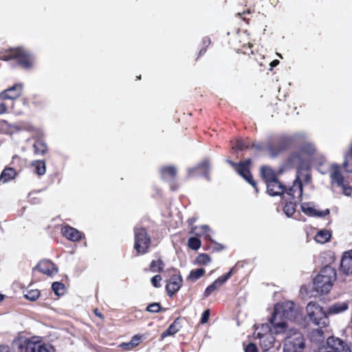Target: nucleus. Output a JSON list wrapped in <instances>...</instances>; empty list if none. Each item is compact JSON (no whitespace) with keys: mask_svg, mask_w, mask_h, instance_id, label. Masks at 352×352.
<instances>
[{"mask_svg":"<svg viewBox=\"0 0 352 352\" xmlns=\"http://www.w3.org/2000/svg\"><path fill=\"white\" fill-rule=\"evenodd\" d=\"M238 54H239V55H238V56H237V58H236V60H237V61H239V60H241V54H240L239 53H238Z\"/></svg>","mask_w":352,"mask_h":352,"instance_id":"69168bd1","label":"nucleus"},{"mask_svg":"<svg viewBox=\"0 0 352 352\" xmlns=\"http://www.w3.org/2000/svg\"><path fill=\"white\" fill-rule=\"evenodd\" d=\"M252 148H255L258 151H267V144L262 142L253 143L250 145Z\"/></svg>","mask_w":352,"mask_h":352,"instance_id":"09e8293b","label":"nucleus"},{"mask_svg":"<svg viewBox=\"0 0 352 352\" xmlns=\"http://www.w3.org/2000/svg\"><path fill=\"white\" fill-rule=\"evenodd\" d=\"M32 166L34 168V172L38 175H43L45 173L46 166L45 161L43 160H35L31 164Z\"/></svg>","mask_w":352,"mask_h":352,"instance_id":"473e14b6","label":"nucleus"},{"mask_svg":"<svg viewBox=\"0 0 352 352\" xmlns=\"http://www.w3.org/2000/svg\"><path fill=\"white\" fill-rule=\"evenodd\" d=\"M210 169V162L208 159H204L200 162L196 166L189 169L188 176L195 177L196 175H202L206 178H209V172Z\"/></svg>","mask_w":352,"mask_h":352,"instance_id":"2eb2a0df","label":"nucleus"},{"mask_svg":"<svg viewBox=\"0 0 352 352\" xmlns=\"http://www.w3.org/2000/svg\"><path fill=\"white\" fill-rule=\"evenodd\" d=\"M212 248H213V250H214L216 251H221L224 248V247L221 244L214 243Z\"/></svg>","mask_w":352,"mask_h":352,"instance_id":"4d7b16f0","label":"nucleus"},{"mask_svg":"<svg viewBox=\"0 0 352 352\" xmlns=\"http://www.w3.org/2000/svg\"><path fill=\"white\" fill-rule=\"evenodd\" d=\"M306 310L309 320L315 324L320 325L323 323L322 320L325 318V314L318 304L310 302L308 303Z\"/></svg>","mask_w":352,"mask_h":352,"instance_id":"f8f14e48","label":"nucleus"},{"mask_svg":"<svg viewBox=\"0 0 352 352\" xmlns=\"http://www.w3.org/2000/svg\"><path fill=\"white\" fill-rule=\"evenodd\" d=\"M0 352H11L8 346L1 345L0 346Z\"/></svg>","mask_w":352,"mask_h":352,"instance_id":"13d9d810","label":"nucleus"},{"mask_svg":"<svg viewBox=\"0 0 352 352\" xmlns=\"http://www.w3.org/2000/svg\"><path fill=\"white\" fill-rule=\"evenodd\" d=\"M6 111H7L6 104L3 102H1L0 103V115L6 113Z\"/></svg>","mask_w":352,"mask_h":352,"instance_id":"6e6d98bb","label":"nucleus"},{"mask_svg":"<svg viewBox=\"0 0 352 352\" xmlns=\"http://www.w3.org/2000/svg\"><path fill=\"white\" fill-rule=\"evenodd\" d=\"M52 289L54 294L58 296H63L66 290L65 286L60 282H54L52 285Z\"/></svg>","mask_w":352,"mask_h":352,"instance_id":"4c0bfd02","label":"nucleus"},{"mask_svg":"<svg viewBox=\"0 0 352 352\" xmlns=\"http://www.w3.org/2000/svg\"><path fill=\"white\" fill-rule=\"evenodd\" d=\"M206 273V271L204 268H199L196 270H192L190 271L189 275L187 277L188 280L195 282L201 277H202Z\"/></svg>","mask_w":352,"mask_h":352,"instance_id":"f704fd0d","label":"nucleus"},{"mask_svg":"<svg viewBox=\"0 0 352 352\" xmlns=\"http://www.w3.org/2000/svg\"><path fill=\"white\" fill-rule=\"evenodd\" d=\"M252 14V11L250 9H248L246 11H244L243 12H238L237 15L240 16L241 19H242L244 21H245L248 24L250 23V18L248 16Z\"/></svg>","mask_w":352,"mask_h":352,"instance_id":"49530a36","label":"nucleus"},{"mask_svg":"<svg viewBox=\"0 0 352 352\" xmlns=\"http://www.w3.org/2000/svg\"><path fill=\"white\" fill-rule=\"evenodd\" d=\"M36 270L47 276H52L58 272V269L54 263L47 259L41 261L36 267L33 268V272Z\"/></svg>","mask_w":352,"mask_h":352,"instance_id":"a211bd4d","label":"nucleus"},{"mask_svg":"<svg viewBox=\"0 0 352 352\" xmlns=\"http://www.w3.org/2000/svg\"><path fill=\"white\" fill-rule=\"evenodd\" d=\"M316 153V148L311 142H302L287 156L285 165L287 168H296L297 174H305L304 183L311 181V164Z\"/></svg>","mask_w":352,"mask_h":352,"instance_id":"f257e3e1","label":"nucleus"},{"mask_svg":"<svg viewBox=\"0 0 352 352\" xmlns=\"http://www.w3.org/2000/svg\"><path fill=\"white\" fill-rule=\"evenodd\" d=\"M301 210L307 216L309 217H323L327 215H329L330 211L329 209H326L322 211H318L315 209L314 207L310 206L309 203H302L300 206Z\"/></svg>","mask_w":352,"mask_h":352,"instance_id":"4be33fe9","label":"nucleus"},{"mask_svg":"<svg viewBox=\"0 0 352 352\" xmlns=\"http://www.w3.org/2000/svg\"><path fill=\"white\" fill-rule=\"evenodd\" d=\"M305 174H297L293 184L289 188H286V192L288 195L291 196L292 199L295 200L296 198H301L302 196V184L304 182Z\"/></svg>","mask_w":352,"mask_h":352,"instance_id":"ddd939ff","label":"nucleus"},{"mask_svg":"<svg viewBox=\"0 0 352 352\" xmlns=\"http://www.w3.org/2000/svg\"><path fill=\"white\" fill-rule=\"evenodd\" d=\"M36 138L34 144V153L35 155H44L48 152V147L42 136H36Z\"/></svg>","mask_w":352,"mask_h":352,"instance_id":"a878e982","label":"nucleus"},{"mask_svg":"<svg viewBox=\"0 0 352 352\" xmlns=\"http://www.w3.org/2000/svg\"><path fill=\"white\" fill-rule=\"evenodd\" d=\"M41 292L37 289H28L24 296L30 300L34 301L38 298Z\"/></svg>","mask_w":352,"mask_h":352,"instance_id":"ea45409f","label":"nucleus"},{"mask_svg":"<svg viewBox=\"0 0 352 352\" xmlns=\"http://www.w3.org/2000/svg\"><path fill=\"white\" fill-rule=\"evenodd\" d=\"M234 272V267H232L228 273L217 278L212 283L206 287L204 293V296H209L212 292L223 285L231 277Z\"/></svg>","mask_w":352,"mask_h":352,"instance_id":"dca6fc26","label":"nucleus"},{"mask_svg":"<svg viewBox=\"0 0 352 352\" xmlns=\"http://www.w3.org/2000/svg\"><path fill=\"white\" fill-rule=\"evenodd\" d=\"M0 60L8 61L15 60L19 66L30 69L34 65V57L27 49L23 47H10L0 52Z\"/></svg>","mask_w":352,"mask_h":352,"instance_id":"20e7f679","label":"nucleus"},{"mask_svg":"<svg viewBox=\"0 0 352 352\" xmlns=\"http://www.w3.org/2000/svg\"><path fill=\"white\" fill-rule=\"evenodd\" d=\"M257 337L261 340L263 339V342L265 341V340H270L269 341V344H265V346H269V347H271L272 346V344H273V340H274V338L272 336V335L270 333H261L260 332H258L257 333Z\"/></svg>","mask_w":352,"mask_h":352,"instance_id":"a18cd8bd","label":"nucleus"},{"mask_svg":"<svg viewBox=\"0 0 352 352\" xmlns=\"http://www.w3.org/2000/svg\"><path fill=\"white\" fill-rule=\"evenodd\" d=\"M261 175L266 185L277 179L276 173L269 166H263L261 169Z\"/></svg>","mask_w":352,"mask_h":352,"instance_id":"cd10ccee","label":"nucleus"},{"mask_svg":"<svg viewBox=\"0 0 352 352\" xmlns=\"http://www.w3.org/2000/svg\"><path fill=\"white\" fill-rule=\"evenodd\" d=\"M61 233L63 236L72 241H78L82 238V233L69 225L62 226Z\"/></svg>","mask_w":352,"mask_h":352,"instance_id":"412c9836","label":"nucleus"},{"mask_svg":"<svg viewBox=\"0 0 352 352\" xmlns=\"http://www.w3.org/2000/svg\"><path fill=\"white\" fill-rule=\"evenodd\" d=\"M142 336L135 335L132 337V338L129 342L123 343L122 344V346H124V349H131L137 346L139 344L140 341L142 339Z\"/></svg>","mask_w":352,"mask_h":352,"instance_id":"58836bf2","label":"nucleus"},{"mask_svg":"<svg viewBox=\"0 0 352 352\" xmlns=\"http://www.w3.org/2000/svg\"><path fill=\"white\" fill-rule=\"evenodd\" d=\"M162 276L159 274L153 276L151 279L152 285L154 287L159 288L161 287L160 282L162 280Z\"/></svg>","mask_w":352,"mask_h":352,"instance_id":"de8ad7c7","label":"nucleus"},{"mask_svg":"<svg viewBox=\"0 0 352 352\" xmlns=\"http://www.w3.org/2000/svg\"><path fill=\"white\" fill-rule=\"evenodd\" d=\"M210 309H206L201 315L200 322L201 324H205V323L208 322L209 318H210Z\"/></svg>","mask_w":352,"mask_h":352,"instance_id":"8fccbe9b","label":"nucleus"},{"mask_svg":"<svg viewBox=\"0 0 352 352\" xmlns=\"http://www.w3.org/2000/svg\"><path fill=\"white\" fill-rule=\"evenodd\" d=\"M4 296L2 294H0V302L3 300Z\"/></svg>","mask_w":352,"mask_h":352,"instance_id":"338daca9","label":"nucleus"},{"mask_svg":"<svg viewBox=\"0 0 352 352\" xmlns=\"http://www.w3.org/2000/svg\"><path fill=\"white\" fill-rule=\"evenodd\" d=\"M18 130L25 131L32 134L33 137L43 136L41 130L30 122H22L17 126Z\"/></svg>","mask_w":352,"mask_h":352,"instance_id":"bb28decb","label":"nucleus"},{"mask_svg":"<svg viewBox=\"0 0 352 352\" xmlns=\"http://www.w3.org/2000/svg\"><path fill=\"white\" fill-rule=\"evenodd\" d=\"M211 43L210 38L208 36L204 37L202 39L203 47L208 48Z\"/></svg>","mask_w":352,"mask_h":352,"instance_id":"5fc2aeb1","label":"nucleus"},{"mask_svg":"<svg viewBox=\"0 0 352 352\" xmlns=\"http://www.w3.org/2000/svg\"><path fill=\"white\" fill-rule=\"evenodd\" d=\"M164 267V263L161 258L153 260L149 265V269L153 272H162Z\"/></svg>","mask_w":352,"mask_h":352,"instance_id":"c9c22d12","label":"nucleus"},{"mask_svg":"<svg viewBox=\"0 0 352 352\" xmlns=\"http://www.w3.org/2000/svg\"><path fill=\"white\" fill-rule=\"evenodd\" d=\"M298 315V311L293 301L288 300L282 304H276L269 319V322L273 327L274 333L278 334L285 332L287 326L284 320H296Z\"/></svg>","mask_w":352,"mask_h":352,"instance_id":"f03ea898","label":"nucleus"},{"mask_svg":"<svg viewBox=\"0 0 352 352\" xmlns=\"http://www.w3.org/2000/svg\"><path fill=\"white\" fill-rule=\"evenodd\" d=\"M94 314L98 316V318H101V319H103L104 318V316L99 311V310L98 309H95L94 310Z\"/></svg>","mask_w":352,"mask_h":352,"instance_id":"bf43d9fd","label":"nucleus"},{"mask_svg":"<svg viewBox=\"0 0 352 352\" xmlns=\"http://www.w3.org/2000/svg\"><path fill=\"white\" fill-rule=\"evenodd\" d=\"M210 261L211 258L207 254H200L196 258V262L199 265H207Z\"/></svg>","mask_w":352,"mask_h":352,"instance_id":"c03bdc74","label":"nucleus"},{"mask_svg":"<svg viewBox=\"0 0 352 352\" xmlns=\"http://www.w3.org/2000/svg\"><path fill=\"white\" fill-rule=\"evenodd\" d=\"M166 309L162 308L159 302H153L149 304L146 307V311L150 313L156 314L162 311H165Z\"/></svg>","mask_w":352,"mask_h":352,"instance_id":"a19ab883","label":"nucleus"},{"mask_svg":"<svg viewBox=\"0 0 352 352\" xmlns=\"http://www.w3.org/2000/svg\"><path fill=\"white\" fill-rule=\"evenodd\" d=\"M166 272L170 276V278L166 285V289L169 296H173L177 293L182 285V277L180 272L175 268L167 270Z\"/></svg>","mask_w":352,"mask_h":352,"instance_id":"9b49d317","label":"nucleus"},{"mask_svg":"<svg viewBox=\"0 0 352 352\" xmlns=\"http://www.w3.org/2000/svg\"><path fill=\"white\" fill-rule=\"evenodd\" d=\"M305 348V340L302 333L289 329L285 339L284 352H303Z\"/></svg>","mask_w":352,"mask_h":352,"instance_id":"423d86ee","label":"nucleus"},{"mask_svg":"<svg viewBox=\"0 0 352 352\" xmlns=\"http://www.w3.org/2000/svg\"><path fill=\"white\" fill-rule=\"evenodd\" d=\"M266 186L267 192L271 196L283 195L286 190V186L282 184L278 179L270 182Z\"/></svg>","mask_w":352,"mask_h":352,"instance_id":"b1692460","label":"nucleus"},{"mask_svg":"<svg viewBox=\"0 0 352 352\" xmlns=\"http://www.w3.org/2000/svg\"><path fill=\"white\" fill-rule=\"evenodd\" d=\"M336 280V270L331 265H325L314 278V288L320 294H327L332 289Z\"/></svg>","mask_w":352,"mask_h":352,"instance_id":"39448f33","label":"nucleus"},{"mask_svg":"<svg viewBox=\"0 0 352 352\" xmlns=\"http://www.w3.org/2000/svg\"><path fill=\"white\" fill-rule=\"evenodd\" d=\"M181 317L177 318L174 322L161 334V338L164 339L168 336H174L182 329Z\"/></svg>","mask_w":352,"mask_h":352,"instance_id":"393cba45","label":"nucleus"},{"mask_svg":"<svg viewBox=\"0 0 352 352\" xmlns=\"http://www.w3.org/2000/svg\"><path fill=\"white\" fill-rule=\"evenodd\" d=\"M250 147L249 142L243 139H238L235 141V143L232 145V149L235 151H241Z\"/></svg>","mask_w":352,"mask_h":352,"instance_id":"72a5a7b5","label":"nucleus"},{"mask_svg":"<svg viewBox=\"0 0 352 352\" xmlns=\"http://www.w3.org/2000/svg\"><path fill=\"white\" fill-rule=\"evenodd\" d=\"M331 232L329 230L324 229L317 232L314 239L317 243L323 244L329 241L331 239Z\"/></svg>","mask_w":352,"mask_h":352,"instance_id":"7c9ffc66","label":"nucleus"},{"mask_svg":"<svg viewBox=\"0 0 352 352\" xmlns=\"http://www.w3.org/2000/svg\"><path fill=\"white\" fill-rule=\"evenodd\" d=\"M18 352H56L55 347L49 342H45L40 337L17 336L13 340Z\"/></svg>","mask_w":352,"mask_h":352,"instance_id":"7ed1b4c3","label":"nucleus"},{"mask_svg":"<svg viewBox=\"0 0 352 352\" xmlns=\"http://www.w3.org/2000/svg\"><path fill=\"white\" fill-rule=\"evenodd\" d=\"M293 139L289 137H280L267 144V151L274 157L283 151L289 150L292 147Z\"/></svg>","mask_w":352,"mask_h":352,"instance_id":"6e6552de","label":"nucleus"},{"mask_svg":"<svg viewBox=\"0 0 352 352\" xmlns=\"http://www.w3.org/2000/svg\"><path fill=\"white\" fill-rule=\"evenodd\" d=\"M134 249L138 254H144L148 252L151 239L146 228H134Z\"/></svg>","mask_w":352,"mask_h":352,"instance_id":"0eeeda50","label":"nucleus"},{"mask_svg":"<svg viewBox=\"0 0 352 352\" xmlns=\"http://www.w3.org/2000/svg\"><path fill=\"white\" fill-rule=\"evenodd\" d=\"M262 329H266L267 331H270V329L267 324H262L261 325Z\"/></svg>","mask_w":352,"mask_h":352,"instance_id":"0e129e2a","label":"nucleus"},{"mask_svg":"<svg viewBox=\"0 0 352 352\" xmlns=\"http://www.w3.org/2000/svg\"><path fill=\"white\" fill-rule=\"evenodd\" d=\"M253 47V45L251 43H248V51L243 52L242 53L243 56H245L246 55L248 56L250 60L252 59L257 61L260 65H263L262 62H259V59L255 55L254 50L252 49Z\"/></svg>","mask_w":352,"mask_h":352,"instance_id":"79ce46f5","label":"nucleus"},{"mask_svg":"<svg viewBox=\"0 0 352 352\" xmlns=\"http://www.w3.org/2000/svg\"><path fill=\"white\" fill-rule=\"evenodd\" d=\"M160 173L162 179L164 180H170V187L172 190L177 189L178 186L175 184L177 177V168L173 166H164L161 167Z\"/></svg>","mask_w":352,"mask_h":352,"instance_id":"4468645a","label":"nucleus"},{"mask_svg":"<svg viewBox=\"0 0 352 352\" xmlns=\"http://www.w3.org/2000/svg\"><path fill=\"white\" fill-rule=\"evenodd\" d=\"M23 91V85L21 83L15 84L0 93V99L15 100L21 96Z\"/></svg>","mask_w":352,"mask_h":352,"instance_id":"f3484780","label":"nucleus"},{"mask_svg":"<svg viewBox=\"0 0 352 352\" xmlns=\"http://www.w3.org/2000/svg\"><path fill=\"white\" fill-rule=\"evenodd\" d=\"M17 173L14 168L11 167H6L3 170L0 175V182L6 183L14 179Z\"/></svg>","mask_w":352,"mask_h":352,"instance_id":"c85d7f7f","label":"nucleus"},{"mask_svg":"<svg viewBox=\"0 0 352 352\" xmlns=\"http://www.w3.org/2000/svg\"><path fill=\"white\" fill-rule=\"evenodd\" d=\"M259 58H260L261 60H262V59H263V58H264V56H262L261 54H259Z\"/></svg>","mask_w":352,"mask_h":352,"instance_id":"774afa93","label":"nucleus"},{"mask_svg":"<svg viewBox=\"0 0 352 352\" xmlns=\"http://www.w3.org/2000/svg\"><path fill=\"white\" fill-rule=\"evenodd\" d=\"M197 221V218L192 217L189 218L187 221L188 226H191V232L198 236H203L206 240H211L210 239V228L206 225H202L200 226H192Z\"/></svg>","mask_w":352,"mask_h":352,"instance_id":"6ab92c4d","label":"nucleus"},{"mask_svg":"<svg viewBox=\"0 0 352 352\" xmlns=\"http://www.w3.org/2000/svg\"><path fill=\"white\" fill-rule=\"evenodd\" d=\"M228 163L234 168L236 172L241 176L247 182H248L257 191L256 183L254 180L250 170L251 160L247 159L244 161L236 163L231 160H227Z\"/></svg>","mask_w":352,"mask_h":352,"instance_id":"1a4fd4ad","label":"nucleus"},{"mask_svg":"<svg viewBox=\"0 0 352 352\" xmlns=\"http://www.w3.org/2000/svg\"><path fill=\"white\" fill-rule=\"evenodd\" d=\"M279 63H280V62H279V60H276H276H272V61L270 63V67H271V69H272L273 67H276V66L279 64Z\"/></svg>","mask_w":352,"mask_h":352,"instance_id":"052dcab7","label":"nucleus"},{"mask_svg":"<svg viewBox=\"0 0 352 352\" xmlns=\"http://www.w3.org/2000/svg\"><path fill=\"white\" fill-rule=\"evenodd\" d=\"M322 352H351V348L346 340L331 336L327 338Z\"/></svg>","mask_w":352,"mask_h":352,"instance_id":"9d476101","label":"nucleus"},{"mask_svg":"<svg viewBox=\"0 0 352 352\" xmlns=\"http://www.w3.org/2000/svg\"><path fill=\"white\" fill-rule=\"evenodd\" d=\"M296 204L295 200L286 202L283 207V211L287 217L292 216L296 212Z\"/></svg>","mask_w":352,"mask_h":352,"instance_id":"e433bc0d","label":"nucleus"},{"mask_svg":"<svg viewBox=\"0 0 352 352\" xmlns=\"http://www.w3.org/2000/svg\"><path fill=\"white\" fill-rule=\"evenodd\" d=\"M201 244V241L197 237H190L188 241L189 248L194 250H198L200 248Z\"/></svg>","mask_w":352,"mask_h":352,"instance_id":"37998d69","label":"nucleus"},{"mask_svg":"<svg viewBox=\"0 0 352 352\" xmlns=\"http://www.w3.org/2000/svg\"><path fill=\"white\" fill-rule=\"evenodd\" d=\"M207 49H208V48H206V47H203L199 50V55H198V57H197V58H199V57L201 56L202 55H204V54L206 52Z\"/></svg>","mask_w":352,"mask_h":352,"instance_id":"680f3d73","label":"nucleus"},{"mask_svg":"<svg viewBox=\"0 0 352 352\" xmlns=\"http://www.w3.org/2000/svg\"><path fill=\"white\" fill-rule=\"evenodd\" d=\"M343 167L346 173H352V142L348 153L344 155Z\"/></svg>","mask_w":352,"mask_h":352,"instance_id":"2f4dec72","label":"nucleus"},{"mask_svg":"<svg viewBox=\"0 0 352 352\" xmlns=\"http://www.w3.org/2000/svg\"><path fill=\"white\" fill-rule=\"evenodd\" d=\"M340 187L342 188V192L344 195L350 196L351 195L352 188L345 184V182L344 183V185Z\"/></svg>","mask_w":352,"mask_h":352,"instance_id":"3c124183","label":"nucleus"},{"mask_svg":"<svg viewBox=\"0 0 352 352\" xmlns=\"http://www.w3.org/2000/svg\"><path fill=\"white\" fill-rule=\"evenodd\" d=\"M349 308V305L346 302H337L331 305L328 309L329 314H340Z\"/></svg>","mask_w":352,"mask_h":352,"instance_id":"c756f323","label":"nucleus"},{"mask_svg":"<svg viewBox=\"0 0 352 352\" xmlns=\"http://www.w3.org/2000/svg\"><path fill=\"white\" fill-rule=\"evenodd\" d=\"M245 352H258L257 346L253 343H249L245 348Z\"/></svg>","mask_w":352,"mask_h":352,"instance_id":"603ef678","label":"nucleus"},{"mask_svg":"<svg viewBox=\"0 0 352 352\" xmlns=\"http://www.w3.org/2000/svg\"><path fill=\"white\" fill-rule=\"evenodd\" d=\"M340 269L346 275L352 274V250L344 252L341 259Z\"/></svg>","mask_w":352,"mask_h":352,"instance_id":"5701e85b","label":"nucleus"},{"mask_svg":"<svg viewBox=\"0 0 352 352\" xmlns=\"http://www.w3.org/2000/svg\"><path fill=\"white\" fill-rule=\"evenodd\" d=\"M329 177L331 185L336 184L338 186H343L345 182L344 177L341 172L340 166L337 164H333L331 166Z\"/></svg>","mask_w":352,"mask_h":352,"instance_id":"aec40b11","label":"nucleus"},{"mask_svg":"<svg viewBox=\"0 0 352 352\" xmlns=\"http://www.w3.org/2000/svg\"><path fill=\"white\" fill-rule=\"evenodd\" d=\"M33 103L36 106H42L43 102L41 100L34 101Z\"/></svg>","mask_w":352,"mask_h":352,"instance_id":"e2e57ef3","label":"nucleus"},{"mask_svg":"<svg viewBox=\"0 0 352 352\" xmlns=\"http://www.w3.org/2000/svg\"><path fill=\"white\" fill-rule=\"evenodd\" d=\"M311 338L314 336L319 337V340L323 338V331L321 329H315L311 333Z\"/></svg>","mask_w":352,"mask_h":352,"instance_id":"864d4df0","label":"nucleus"}]
</instances>
